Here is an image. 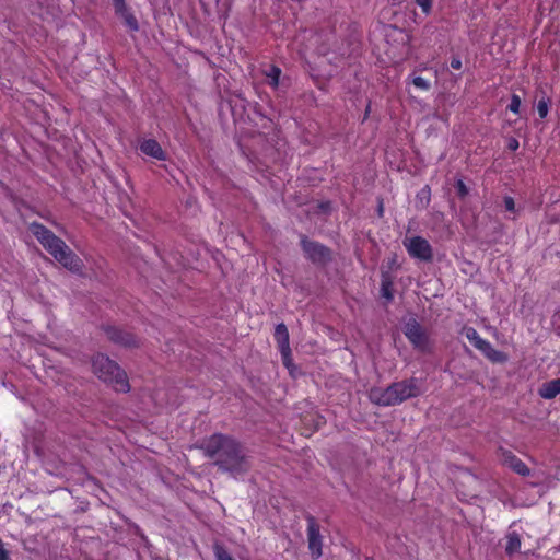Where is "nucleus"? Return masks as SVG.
<instances>
[{"instance_id": "7ed1b4c3", "label": "nucleus", "mask_w": 560, "mask_h": 560, "mask_svg": "<svg viewBox=\"0 0 560 560\" xmlns=\"http://www.w3.org/2000/svg\"><path fill=\"white\" fill-rule=\"evenodd\" d=\"M422 394L419 380L409 377L399 382H394L386 388L373 387L369 392L370 400L382 407L396 406L401 402L416 398Z\"/></svg>"}, {"instance_id": "39448f33", "label": "nucleus", "mask_w": 560, "mask_h": 560, "mask_svg": "<svg viewBox=\"0 0 560 560\" xmlns=\"http://www.w3.org/2000/svg\"><path fill=\"white\" fill-rule=\"evenodd\" d=\"M404 334L415 349L422 353H431L432 345L428 331L417 322L409 319L404 327Z\"/></svg>"}, {"instance_id": "4468645a", "label": "nucleus", "mask_w": 560, "mask_h": 560, "mask_svg": "<svg viewBox=\"0 0 560 560\" xmlns=\"http://www.w3.org/2000/svg\"><path fill=\"white\" fill-rule=\"evenodd\" d=\"M464 335L479 351H482L485 347L489 348V341L483 339L474 327H465Z\"/></svg>"}, {"instance_id": "f3484780", "label": "nucleus", "mask_w": 560, "mask_h": 560, "mask_svg": "<svg viewBox=\"0 0 560 560\" xmlns=\"http://www.w3.org/2000/svg\"><path fill=\"white\" fill-rule=\"evenodd\" d=\"M394 281L389 272H382L381 277V293L382 296L388 301L394 299V290H393Z\"/></svg>"}, {"instance_id": "6ab92c4d", "label": "nucleus", "mask_w": 560, "mask_h": 560, "mask_svg": "<svg viewBox=\"0 0 560 560\" xmlns=\"http://www.w3.org/2000/svg\"><path fill=\"white\" fill-rule=\"evenodd\" d=\"M481 352L486 358L495 363H503L508 360V355L504 352L494 349L490 342L489 348L485 347Z\"/></svg>"}, {"instance_id": "a211bd4d", "label": "nucleus", "mask_w": 560, "mask_h": 560, "mask_svg": "<svg viewBox=\"0 0 560 560\" xmlns=\"http://www.w3.org/2000/svg\"><path fill=\"white\" fill-rule=\"evenodd\" d=\"M521 536L516 532H511L506 535L505 552L509 556L514 555L521 549Z\"/></svg>"}, {"instance_id": "1a4fd4ad", "label": "nucleus", "mask_w": 560, "mask_h": 560, "mask_svg": "<svg viewBox=\"0 0 560 560\" xmlns=\"http://www.w3.org/2000/svg\"><path fill=\"white\" fill-rule=\"evenodd\" d=\"M115 14L124 21V24L130 32L139 31V23L137 18L127 4L126 0H112Z\"/></svg>"}, {"instance_id": "6e6552de", "label": "nucleus", "mask_w": 560, "mask_h": 560, "mask_svg": "<svg viewBox=\"0 0 560 560\" xmlns=\"http://www.w3.org/2000/svg\"><path fill=\"white\" fill-rule=\"evenodd\" d=\"M307 522V542L313 559H318L323 555V537L320 526L313 515L306 516Z\"/></svg>"}, {"instance_id": "412c9836", "label": "nucleus", "mask_w": 560, "mask_h": 560, "mask_svg": "<svg viewBox=\"0 0 560 560\" xmlns=\"http://www.w3.org/2000/svg\"><path fill=\"white\" fill-rule=\"evenodd\" d=\"M550 104H551V100H550V97H547V96L541 97L537 102L536 109H537L538 116L541 119H544L548 116Z\"/></svg>"}, {"instance_id": "c756f323", "label": "nucleus", "mask_w": 560, "mask_h": 560, "mask_svg": "<svg viewBox=\"0 0 560 560\" xmlns=\"http://www.w3.org/2000/svg\"><path fill=\"white\" fill-rule=\"evenodd\" d=\"M508 149L510 151H516L520 147V142L516 138L514 137H511L509 140H508Z\"/></svg>"}, {"instance_id": "4be33fe9", "label": "nucleus", "mask_w": 560, "mask_h": 560, "mask_svg": "<svg viewBox=\"0 0 560 560\" xmlns=\"http://www.w3.org/2000/svg\"><path fill=\"white\" fill-rule=\"evenodd\" d=\"M213 552L217 560H235L230 552L221 545H214Z\"/></svg>"}, {"instance_id": "7c9ffc66", "label": "nucleus", "mask_w": 560, "mask_h": 560, "mask_svg": "<svg viewBox=\"0 0 560 560\" xmlns=\"http://www.w3.org/2000/svg\"><path fill=\"white\" fill-rule=\"evenodd\" d=\"M9 551L4 548L3 541L0 539V560H9Z\"/></svg>"}, {"instance_id": "b1692460", "label": "nucleus", "mask_w": 560, "mask_h": 560, "mask_svg": "<svg viewBox=\"0 0 560 560\" xmlns=\"http://www.w3.org/2000/svg\"><path fill=\"white\" fill-rule=\"evenodd\" d=\"M281 353L282 363L285 368L290 369L292 365V354H291V348L288 347L287 349L281 348L279 349Z\"/></svg>"}, {"instance_id": "f8f14e48", "label": "nucleus", "mask_w": 560, "mask_h": 560, "mask_svg": "<svg viewBox=\"0 0 560 560\" xmlns=\"http://www.w3.org/2000/svg\"><path fill=\"white\" fill-rule=\"evenodd\" d=\"M503 463L520 476L527 477L530 475L528 466L512 452L503 453Z\"/></svg>"}, {"instance_id": "0eeeda50", "label": "nucleus", "mask_w": 560, "mask_h": 560, "mask_svg": "<svg viewBox=\"0 0 560 560\" xmlns=\"http://www.w3.org/2000/svg\"><path fill=\"white\" fill-rule=\"evenodd\" d=\"M402 243L410 257L421 261H431L433 259L432 246L424 237H406Z\"/></svg>"}, {"instance_id": "473e14b6", "label": "nucleus", "mask_w": 560, "mask_h": 560, "mask_svg": "<svg viewBox=\"0 0 560 560\" xmlns=\"http://www.w3.org/2000/svg\"><path fill=\"white\" fill-rule=\"evenodd\" d=\"M370 112H371V105L369 104L366 106V109H365V113H364V117H363V120L368 119L369 115H370Z\"/></svg>"}, {"instance_id": "ddd939ff", "label": "nucleus", "mask_w": 560, "mask_h": 560, "mask_svg": "<svg viewBox=\"0 0 560 560\" xmlns=\"http://www.w3.org/2000/svg\"><path fill=\"white\" fill-rule=\"evenodd\" d=\"M538 394L544 399H553L560 394V377L541 384Z\"/></svg>"}, {"instance_id": "423d86ee", "label": "nucleus", "mask_w": 560, "mask_h": 560, "mask_svg": "<svg viewBox=\"0 0 560 560\" xmlns=\"http://www.w3.org/2000/svg\"><path fill=\"white\" fill-rule=\"evenodd\" d=\"M301 247L306 258L315 265L325 266L332 260V252L329 247L311 241L307 236H301Z\"/></svg>"}, {"instance_id": "2f4dec72", "label": "nucleus", "mask_w": 560, "mask_h": 560, "mask_svg": "<svg viewBox=\"0 0 560 560\" xmlns=\"http://www.w3.org/2000/svg\"><path fill=\"white\" fill-rule=\"evenodd\" d=\"M377 214L380 218H382L384 215V203H383V199H380L378 200V206H377Z\"/></svg>"}, {"instance_id": "a878e982", "label": "nucleus", "mask_w": 560, "mask_h": 560, "mask_svg": "<svg viewBox=\"0 0 560 560\" xmlns=\"http://www.w3.org/2000/svg\"><path fill=\"white\" fill-rule=\"evenodd\" d=\"M455 188L459 198H465L469 194V189L463 179H457Z\"/></svg>"}, {"instance_id": "9b49d317", "label": "nucleus", "mask_w": 560, "mask_h": 560, "mask_svg": "<svg viewBox=\"0 0 560 560\" xmlns=\"http://www.w3.org/2000/svg\"><path fill=\"white\" fill-rule=\"evenodd\" d=\"M139 150L142 154L159 161H166L167 154L155 139H143L139 143Z\"/></svg>"}, {"instance_id": "9d476101", "label": "nucleus", "mask_w": 560, "mask_h": 560, "mask_svg": "<svg viewBox=\"0 0 560 560\" xmlns=\"http://www.w3.org/2000/svg\"><path fill=\"white\" fill-rule=\"evenodd\" d=\"M104 331L107 338L114 343L130 348L138 346L137 337L129 331H125L115 326H106L104 327Z\"/></svg>"}, {"instance_id": "c85d7f7f", "label": "nucleus", "mask_w": 560, "mask_h": 560, "mask_svg": "<svg viewBox=\"0 0 560 560\" xmlns=\"http://www.w3.org/2000/svg\"><path fill=\"white\" fill-rule=\"evenodd\" d=\"M451 67L455 70H460L462 67H463V62H462V59L460 57L458 56H453L452 59H451Z\"/></svg>"}, {"instance_id": "5701e85b", "label": "nucleus", "mask_w": 560, "mask_h": 560, "mask_svg": "<svg viewBox=\"0 0 560 560\" xmlns=\"http://www.w3.org/2000/svg\"><path fill=\"white\" fill-rule=\"evenodd\" d=\"M521 104H522L521 97L517 94H512L511 95V102L508 105V110H510L511 113H513L515 115H518L520 114Z\"/></svg>"}, {"instance_id": "f03ea898", "label": "nucleus", "mask_w": 560, "mask_h": 560, "mask_svg": "<svg viewBox=\"0 0 560 560\" xmlns=\"http://www.w3.org/2000/svg\"><path fill=\"white\" fill-rule=\"evenodd\" d=\"M30 230L43 247L52 255L58 262L71 271H79L81 269V259L49 229L42 223L33 222L30 225Z\"/></svg>"}, {"instance_id": "2eb2a0df", "label": "nucleus", "mask_w": 560, "mask_h": 560, "mask_svg": "<svg viewBox=\"0 0 560 560\" xmlns=\"http://www.w3.org/2000/svg\"><path fill=\"white\" fill-rule=\"evenodd\" d=\"M262 73L266 77L267 84L271 89L278 90L280 88V85H281L280 78H281L282 71L278 66L271 65L267 70H264Z\"/></svg>"}, {"instance_id": "aec40b11", "label": "nucleus", "mask_w": 560, "mask_h": 560, "mask_svg": "<svg viewBox=\"0 0 560 560\" xmlns=\"http://www.w3.org/2000/svg\"><path fill=\"white\" fill-rule=\"evenodd\" d=\"M416 71H413L407 79H406V83L409 84H413V86L418 90H421V91H429L431 89V83L430 81H428L427 79L420 77V75H416L415 74Z\"/></svg>"}, {"instance_id": "f257e3e1", "label": "nucleus", "mask_w": 560, "mask_h": 560, "mask_svg": "<svg viewBox=\"0 0 560 560\" xmlns=\"http://www.w3.org/2000/svg\"><path fill=\"white\" fill-rule=\"evenodd\" d=\"M200 448L221 471L242 475L250 468L249 457L242 443L232 435L213 433L203 439Z\"/></svg>"}, {"instance_id": "72a5a7b5", "label": "nucleus", "mask_w": 560, "mask_h": 560, "mask_svg": "<svg viewBox=\"0 0 560 560\" xmlns=\"http://www.w3.org/2000/svg\"><path fill=\"white\" fill-rule=\"evenodd\" d=\"M325 421H324V418L323 417H318L317 418V422H316V428H318L320 424H323Z\"/></svg>"}, {"instance_id": "cd10ccee", "label": "nucleus", "mask_w": 560, "mask_h": 560, "mask_svg": "<svg viewBox=\"0 0 560 560\" xmlns=\"http://www.w3.org/2000/svg\"><path fill=\"white\" fill-rule=\"evenodd\" d=\"M504 207L508 211H514L515 210V201L512 197L505 196L503 199Z\"/></svg>"}, {"instance_id": "bb28decb", "label": "nucleus", "mask_w": 560, "mask_h": 560, "mask_svg": "<svg viewBox=\"0 0 560 560\" xmlns=\"http://www.w3.org/2000/svg\"><path fill=\"white\" fill-rule=\"evenodd\" d=\"M418 198L422 201L425 200L424 207L429 206L431 200V189L428 185H425L418 194Z\"/></svg>"}, {"instance_id": "393cba45", "label": "nucleus", "mask_w": 560, "mask_h": 560, "mask_svg": "<svg viewBox=\"0 0 560 560\" xmlns=\"http://www.w3.org/2000/svg\"><path fill=\"white\" fill-rule=\"evenodd\" d=\"M419 5L425 15H429L432 11L433 0H412Z\"/></svg>"}, {"instance_id": "dca6fc26", "label": "nucleus", "mask_w": 560, "mask_h": 560, "mask_svg": "<svg viewBox=\"0 0 560 560\" xmlns=\"http://www.w3.org/2000/svg\"><path fill=\"white\" fill-rule=\"evenodd\" d=\"M273 336L279 349H287L288 347H290V337L285 324H278L275 328Z\"/></svg>"}, {"instance_id": "20e7f679", "label": "nucleus", "mask_w": 560, "mask_h": 560, "mask_svg": "<svg viewBox=\"0 0 560 560\" xmlns=\"http://www.w3.org/2000/svg\"><path fill=\"white\" fill-rule=\"evenodd\" d=\"M92 366L95 375L109 384L116 392L127 393L130 385L125 371L107 355L98 353L93 358Z\"/></svg>"}]
</instances>
